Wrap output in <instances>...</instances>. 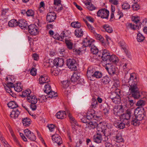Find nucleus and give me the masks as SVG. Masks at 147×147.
Instances as JSON below:
<instances>
[{"label":"nucleus","instance_id":"obj_13","mask_svg":"<svg viewBox=\"0 0 147 147\" xmlns=\"http://www.w3.org/2000/svg\"><path fill=\"white\" fill-rule=\"evenodd\" d=\"M103 51L104 50L102 51V52H103ZM90 51L91 53L93 54H96L99 57H101L102 54L101 55V54H100V52L99 51L97 47L93 45H92L91 47ZM102 52H103L102 53Z\"/></svg>","mask_w":147,"mask_h":147},{"label":"nucleus","instance_id":"obj_32","mask_svg":"<svg viewBox=\"0 0 147 147\" xmlns=\"http://www.w3.org/2000/svg\"><path fill=\"white\" fill-rule=\"evenodd\" d=\"M86 7L89 10L92 11L95 9L96 7L93 5L89 2H86L85 3Z\"/></svg>","mask_w":147,"mask_h":147},{"label":"nucleus","instance_id":"obj_57","mask_svg":"<svg viewBox=\"0 0 147 147\" xmlns=\"http://www.w3.org/2000/svg\"><path fill=\"white\" fill-rule=\"evenodd\" d=\"M132 8L134 10H136L139 9L140 7L138 5L135 3L132 5Z\"/></svg>","mask_w":147,"mask_h":147},{"label":"nucleus","instance_id":"obj_27","mask_svg":"<svg viewBox=\"0 0 147 147\" xmlns=\"http://www.w3.org/2000/svg\"><path fill=\"white\" fill-rule=\"evenodd\" d=\"M83 32L80 28H77L75 32V34L77 37H80L83 35Z\"/></svg>","mask_w":147,"mask_h":147},{"label":"nucleus","instance_id":"obj_63","mask_svg":"<svg viewBox=\"0 0 147 147\" xmlns=\"http://www.w3.org/2000/svg\"><path fill=\"white\" fill-rule=\"evenodd\" d=\"M32 56L34 60H37L38 59V57L36 53L33 54Z\"/></svg>","mask_w":147,"mask_h":147},{"label":"nucleus","instance_id":"obj_25","mask_svg":"<svg viewBox=\"0 0 147 147\" xmlns=\"http://www.w3.org/2000/svg\"><path fill=\"white\" fill-rule=\"evenodd\" d=\"M95 116L94 111L91 110L87 112L86 114L87 119L89 120L94 118Z\"/></svg>","mask_w":147,"mask_h":147},{"label":"nucleus","instance_id":"obj_53","mask_svg":"<svg viewBox=\"0 0 147 147\" xmlns=\"http://www.w3.org/2000/svg\"><path fill=\"white\" fill-rule=\"evenodd\" d=\"M87 25L88 28L91 30V32L95 34L96 33L94 30V28L89 24Z\"/></svg>","mask_w":147,"mask_h":147},{"label":"nucleus","instance_id":"obj_26","mask_svg":"<svg viewBox=\"0 0 147 147\" xmlns=\"http://www.w3.org/2000/svg\"><path fill=\"white\" fill-rule=\"evenodd\" d=\"M65 43L67 48L69 50L73 49V43L71 42V40L67 39L66 38L65 40Z\"/></svg>","mask_w":147,"mask_h":147},{"label":"nucleus","instance_id":"obj_41","mask_svg":"<svg viewBox=\"0 0 147 147\" xmlns=\"http://www.w3.org/2000/svg\"><path fill=\"white\" fill-rule=\"evenodd\" d=\"M67 115L69 117L70 119L71 120V121L73 122L75 124L77 125V122L75 120V119L73 118V117L71 115L69 111H67Z\"/></svg>","mask_w":147,"mask_h":147},{"label":"nucleus","instance_id":"obj_28","mask_svg":"<svg viewBox=\"0 0 147 147\" xmlns=\"http://www.w3.org/2000/svg\"><path fill=\"white\" fill-rule=\"evenodd\" d=\"M14 88L15 90L18 92L22 91V87L20 83H16L15 84Z\"/></svg>","mask_w":147,"mask_h":147},{"label":"nucleus","instance_id":"obj_59","mask_svg":"<svg viewBox=\"0 0 147 147\" xmlns=\"http://www.w3.org/2000/svg\"><path fill=\"white\" fill-rule=\"evenodd\" d=\"M129 119H127V121L125 120V119H123V123L124 124L125 126L126 125L127 126H129L130 125V121Z\"/></svg>","mask_w":147,"mask_h":147},{"label":"nucleus","instance_id":"obj_34","mask_svg":"<svg viewBox=\"0 0 147 147\" xmlns=\"http://www.w3.org/2000/svg\"><path fill=\"white\" fill-rule=\"evenodd\" d=\"M114 125L115 127L119 129H123L125 127L124 124L123 123V122H119L115 123Z\"/></svg>","mask_w":147,"mask_h":147},{"label":"nucleus","instance_id":"obj_11","mask_svg":"<svg viewBox=\"0 0 147 147\" xmlns=\"http://www.w3.org/2000/svg\"><path fill=\"white\" fill-rule=\"evenodd\" d=\"M52 139L54 143H57L58 145H60L62 143L61 138L58 134H55L52 136Z\"/></svg>","mask_w":147,"mask_h":147},{"label":"nucleus","instance_id":"obj_64","mask_svg":"<svg viewBox=\"0 0 147 147\" xmlns=\"http://www.w3.org/2000/svg\"><path fill=\"white\" fill-rule=\"evenodd\" d=\"M86 18L91 22H94L93 19L90 16H87L86 17Z\"/></svg>","mask_w":147,"mask_h":147},{"label":"nucleus","instance_id":"obj_9","mask_svg":"<svg viewBox=\"0 0 147 147\" xmlns=\"http://www.w3.org/2000/svg\"><path fill=\"white\" fill-rule=\"evenodd\" d=\"M56 18V14L54 12L48 13L47 16L46 20L48 22H54Z\"/></svg>","mask_w":147,"mask_h":147},{"label":"nucleus","instance_id":"obj_23","mask_svg":"<svg viewBox=\"0 0 147 147\" xmlns=\"http://www.w3.org/2000/svg\"><path fill=\"white\" fill-rule=\"evenodd\" d=\"M102 140V136L101 135L97 134L94 136L93 140L94 142L97 143H100Z\"/></svg>","mask_w":147,"mask_h":147},{"label":"nucleus","instance_id":"obj_10","mask_svg":"<svg viewBox=\"0 0 147 147\" xmlns=\"http://www.w3.org/2000/svg\"><path fill=\"white\" fill-rule=\"evenodd\" d=\"M134 115V114L130 110H128L126 111L125 113L122 114V119H125V120L127 121V119H129L130 118L131 119Z\"/></svg>","mask_w":147,"mask_h":147},{"label":"nucleus","instance_id":"obj_7","mask_svg":"<svg viewBox=\"0 0 147 147\" xmlns=\"http://www.w3.org/2000/svg\"><path fill=\"white\" fill-rule=\"evenodd\" d=\"M24 132L25 136L30 140L32 141H35L36 139V137L33 133L28 129L24 130Z\"/></svg>","mask_w":147,"mask_h":147},{"label":"nucleus","instance_id":"obj_5","mask_svg":"<svg viewBox=\"0 0 147 147\" xmlns=\"http://www.w3.org/2000/svg\"><path fill=\"white\" fill-rule=\"evenodd\" d=\"M109 14V11L105 8L100 9L97 13V16L102 18H108Z\"/></svg>","mask_w":147,"mask_h":147},{"label":"nucleus","instance_id":"obj_44","mask_svg":"<svg viewBox=\"0 0 147 147\" xmlns=\"http://www.w3.org/2000/svg\"><path fill=\"white\" fill-rule=\"evenodd\" d=\"M145 38L141 34L139 33L137 34V39L138 42L143 41Z\"/></svg>","mask_w":147,"mask_h":147},{"label":"nucleus","instance_id":"obj_33","mask_svg":"<svg viewBox=\"0 0 147 147\" xmlns=\"http://www.w3.org/2000/svg\"><path fill=\"white\" fill-rule=\"evenodd\" d=\"M31 93V91L29 89H27L22 92L21 96L23 97H26L29 96L30 95V93Z\"/></svg>","mask_w":147,"mask_h":147},{"label":"nucleus","instance_id":"obj_17","mask_svg":"<svg viewBox=\"0 0 147 147\" xmlns=\"http://www.w3.org/2000/svg\"><path fill=\"white\" fill-rule=\"evenodd\" d=\"M65 37H66V36L64 31L61 33L60 36L58 34H55L53 36V38L55 39L61 41L63 40V38Z\"/></svg>","mask_w":147,"mask_h":147},{"label":"nucleus","instance_id":"obj_2","mask_svg":"<svg viewBox=\"0 0 147 147\" xmlns=\"http://www.w3.org/2000/svg\"><path fill=\"white\" fill-rule=\"evenodd\" d=\"M134 75V74L133 73L130 75L129 80L128 82L130 86L129 91L132 97L135 99H138L141 97V95L138 87L137 77Z\"/></svg>","mask_w":147,"mask_h":147},{"label":"nucleus","instance_id":"obj_48","mask_svg":"<svg viewBox=\"0 0 147 147\" xmlns=\"http://www.w3.org/2000/svg\"><path fill=\"white\" fill-rule=\"evenodd\" d=\"M122 7V8L124 9H129L130 7L129 5L126 2L123 3Z\"/></svg>","mask_w":147,"mask_h":147},{"label":"nucleus","instance_id":"obj_61","mask_svg":"<svg viewBox=\"0 0 147 147\" xmlns=\"http://www.w3.org/2000/svg\"><path fill=\"white\" fill-rule=\"evenodd\" d=\"M125 107H124L123 105H119L118 107V109L121 112H124V108Z\"/></svg>","mask_w":147,"mask_h":147},{"label":"nucleus","instance_id":"obj_52","mask_svg":"<svg viewBox=\"0 0 147 147\" xmlns=\"http://www.w3.org/2000/svg\"><path fill=\"white\" fill-rule=\"evenodd\" d=\"M26 14L27 16H33L34 15V12L32 10H28L26 12Z\"/></svg>","mask_w":147,"mask_h":147},{"label":"nucleus","instance_id":"obj_18","mask_svg":"<svg viewBox=\"0 0 147 147\" xmlns=\"http://www.w3.org/2000/svg\"><path fill=\"white\" fill-rule=\"evenodd\" d=\"M96 71L95 68L93 67H90L88 68L87 72V75L88 77L93 76L94 73Z\"/></svg>","mask_w":147,"mask_h":147},{"label":"nucleus","instance_id":"obj_30","mask_svg":"<svg viewBox=\"0 0 147 147\" xmlns=\"http://www.w3.org/2000/svg\"><path fill=\"white\" fill-rule=\"evenodd\" d=\"M30 119L27 117H26L22 119V121L23 125L26 126H28L30 123Z\"/></svg>","mask_w":147,"mask_h":147},{"label":"nucleus","instance_id":"obj_42","mask_svg":"<svg viewBox=\"0 0 147 147\" xmlns=\"http://www.w3.org/2000/svg\"><path fill=\"white\" fill-rule=\"evenodd\" d=\"M98 105V102L96 100L92 99V100L91 107L92 108H95Z\"/></svg>","mask_w":147,"mask_h":147},{"label":"nucleus","instance_id":"obj_16","mask_svg":"<svg viewBox=\"0 0 147 147\" xmlns=\"http://www.w3.org/2000/svg\"><path fill=\"white\" fill-rule=\"evenodd\" d=\"M68 111H66V112L63 111L62 112L59 111L58 112L56 115L57 118L59 119H63L65 118L66 116L67 112Z\"/></svg>","mask_w":147,"mask_h":147},{"label":"nucleus","instance_id":"obj_49","mask_svg":"<svg viewBox=\"0 0 147 147\" xmlns=\"http://www.w3.org/2000/svg\"><path fill=\"white\" fill-rule=\"evenodd\" d=\"M145 102L142 100H140L138 101L136 105L138 106H144L145 105Z\"/></svg>","mask_w":147,"mask_h":147},{"label":"nucleus","instance_id":"obj_15","mask_svg":"<svg viewBox=\"0 0 147 147\" xmlns=\"http://www.w3.org/2000/svg\"><path fill=\"white\" fill-rule=\"evenodd\" d=\"M18 26H19L22 29H26L28 27L27 22L24 20L22 19L18 22Z\"/></svg>","mask_w":147,"mask_h":147},{"label":"nucleus","instance_id":"obj_14","mask_svg":"<svg viewBox=\"0 0 147 147\" xmlns=\"http://www.w3.org/2000/svg\"><path fill=\"white\" fill-rule=\"evenodd\" d=\"M49 81V77L45 75L40 76L39 78V83L40 84L48 83Z\"/></svg>","mask_w":147,"mask_h":147},{"label":"nucleus","instance_id":"obj_38","mask_svg":"<svg viewBox=\"0 0 147 147\" xmlns=\"http://www.w3.org/2000/svg\"><path fill=\"white\" fill-rule=\"evenodd\" d=\"M103 27L105 31L108 33H111L113 31L112 28L108 25H104L103 26Z\"/></svg>","mask_w":147,"mask_h":147},{"label":"nucleus","instance_id":"obj_21","mask_svg":"<svg viewBox=\"0 0 147 147\" xmlns=\"http://www.w3.org/2000/svg\"><path fill=\"white\" fill-rule=\"evenodd\" d=\"M120 45L122 48L124 50L126 55L128 58H131V55L127 48L126 45H125V43L123 42L121 43L120 44Z\"/></svg>","mask_w":147,"mask_h":147},{"label":"nucleus","instance_id":"obj_4","mask_svg":"<svg viewBox=\"0 0 147 147\" xmlns=\"http://www.w3.org/2000/svg\"><path fill=\"white\" fill-rule=\"evenodd\" d=\"M86 125L89 129H94L96 127L98 131L102 132H103L104 129L103 128V127H104V126H102L100 123L98 124L96 122L91 121L88 123Z\"/></svg>","mask_w":147,"mask_h":147},{"label":"nucleus","instance_id":"obj_55","mask_svg":"<svg viewBox=\"0 0 147 147\" xmlns=\"http://www.w3.org/2000/svg\"><path fill=\"white\" fill-rule=\"evenodd\" d=\"M36 69L34 68H32L31 70L30 73L32 76H35L36 74Z\"/></svg>","mask_w":147,"mask_h":147},{"label":"nucleus","instance_id":"obj_60","mask_svg":"<svg viewBox=\"0 0 147 147\" xmlns=\"http://www.w3.org/2000/svg\"><path fill=\"white\" fill-rule=\"evenodd\" d=\"M80 119L82 123L86 124L88 123L87 121L88 119H87V117L85 116H84L83 118H81Z\"/></svg>","mask_w":147,"mask_h":147},{"label":"nucleus","instance_id":"obj_24","mask_svg":"<svg viewBox=\"0 0 147 147\" xmlns=\"http://www.w3.org/2000/svg\"><path fill=\"white\" fill-rule=\"evenodd\" d=\"M114 138L115 140L117 142L119 143L124 141L123 139L122 138L121 134L119 132Z\"/></svg>","mask_w":147,"mask_h":147},{"label":"nucleus","instance_id":"obj_46","mask_svg":"<svg viewBox=\"0 0 147 147\" xmlns=\"http://www.w3.org/2000/svg\"><path fill=\"white\" fill-rule=\"evenodd\" d=\"M126 25L127 27L133 30L136 29V26H135V24H132L130 23H127L126 24Z\"/></svg>","mask_w":147,"mask_h":147},{"label":"nucleus","instance_id":"obj_54","mask_svg":"<svg viewBox=\"0 0 147 147\" xmlns=\"http://www.w3.org/2000/svg\"><path fill=\"white\" fill-rule=\"evenodd\" d=\"M61 3V0H54V4L58 7L59 6V5H60Z\"/></svg>","mask_w":147,"mask_h":147},{"label":"nucleus","instance_id":"obj_3","mask_svg":"<svg viewBox=\"0 0 147 147\" xmlns=\"http://www.w3.org/2000/svg\"><path fill=\"white\" fill-rule=\"evenodd\" d=\"M142 108L138 107L135 110L134 116L131 119V123L134 126L138 125L140 124V121L144 118V115L141 109Z\"/></svg>","mask_w":147,"mask_h":147},{"label":"nucleus","instance_id":"obj_8","mask_svg":"<svg viewBox=\"0 0 147 147\" xmlns=\"http://www.w3.org/2000/svg\"><path fill=\"white\" fill-rule=\"evenodd\" d=\"M28 28L30 33L32 35H35L37 34L38 32V28L34 24H31L28 26Z\"/></svg>","mask_w":147,"mask_h":147},{"label":"nucleus","instance_id":"obj_43","mask_svg":"<svg viewBox=\"0 0 147 147\" xmlns=\"http://www.w3.org/2000/svg\"><path fill=\"white\" fill-rule=\"evenodd\" d=\"M102 76V74L101 72L96 71L94 73L93 77H95L97 78H101Z\"/></svg>","mask_w":147,"mask_h":147},{"label":"nucleus","instance_id":"obj_40","mask_svg":"<svg viewBox=\"0 0 147 147\" xmlns=\"http://www.w3.org/2000/svg\"><path fill=\"white\" fill-rule=\"evenodd\" d=\"M45 65H47L48 67H52L54 65L53 61L52 59H50L46 60L45 64Z\"/></svg>","mask_w":147,"mask_h":147},{"label":"nucleus","instance_id":"obj_20","mask_svg":"<svg viewBox=\"0 0 147 147\" xmlns=\"http://www.w3.org/2000/svg\"><path fill=\"white\" fill-rule=\"evenodd\" d=\"M94 41L90 40L89 39H88L87 38H84L83 40V43L85 47H91L92 45L93 42Z\"/></svg>","mask_w":147,"mask_h":147},{"label":"nucleus","instance_id":"obj_1","mask_svg":"<svg viewBox=\"0 0 147 147\" xmlns=\"http://www.w3.org/2000/svg\"><path fill=\"white\" fill-rule=\"evenodd\" d=\"M101 58L105 64V69L110 75H113L116 71L115 67L111 65L112 63L116 64L118 62L119 59L114 55H111L108 51L105 49L102 54Z\"/></svg>","mask_w":147,"mask_h":147},{"label":"nucleus","instance_id":"obj_35","mask_svg":"<svg viewBox=\"0 0 147 147\" xmlns=\"http://www.w3.org/2000/svg\"><path fill=\"white\" fill-rule=\"evenodd\" d=\"M47 94V97L48 98H53L57 96V93L53 91H51Z\"/></svg>","mask_w":147,"mask_h":147},{"label":"nucleus","instance_id":"obj_51","mask_svg":"<svg viewBox=\"0 0 147 147\" xmlns=\"http://www.w3.org/2000/svg\"><path fill=\"white\" fill-rule=\"evenodd\" d=\"M9 130L10 133L11 134V135L12 136V137L13 138V139H14L15 141L16 142H18V141L17 138H16L15 134H14L13 131L12 129L11 128H9Z\"/></svg>","mask_w":147,"mask_h":147},{"label":"nucleus","instance_id":"obj_58","mask_svg":"<svg viewBox=\"0 0 147 147\" xmlns=\"http://www.w3.org/2000/svg\"><path fill=\"white\" fill-rule=\"evenodd\" d=\"M36 103H31L30 105V107L33 111H35L36 109Z\"/></svg>","mask_w":147,"mask_h":147},{"label":"nucleus","instance_id":"obj_19","mask_svg":"<svg viewBox=\"0 0 147 147\" xmlns=\"http://www.w3.org/2000/svg\"><path fill=\"white\" fill-rule=\"evenodd\" d=\"M27 100L28 102H31V103H36L38 101L37 98H36L35 96L32 94L28 96Z\"/></svg>","mask_w":147,"mask_h":147},{"label":"nucleus","instance_id":"obj_37","mask_svg":"<svg viewBox=\"0 0 147 147\" xmlns=\"http://www.w3.org/2000/svg\"><path fill=\"white\" fill-rule=\"evenodd\" d=\"M71 25L72 27L77 28H80L81 26L80 22L78 21L72 22L71 23Z\"/></svg>","mask_w":147,"mask_h":147},{"label":"nucleus","instance_id":"obj_56","mask_svg":"<svg viewBox=\"0 0 147 147\" xmlns=\"http://www.w3.org/2000/svg\"><path fill=\"white\" fill-rule=\"evenodd\" d=\"M48 127L51 131H53L55 129V126L54 125L51 124L48 125Z\"/></svg>","mask_w":147,"mask_h":147},{"label":"nucleus","instance_id":"obj_39","mask_svg":"<svg viewBox=\"0 0 147 147\" xmlns=\"http://www.w3.org/2000/svg\"><path fill=\"white\" fill-rule=\"evenodd\" d=\"M102 80L104 84H107L109 83L111 79L107 76H105L103 78Z\"/></svg>","mask_w":147,"mask_h":147},{"label":"nucleus","instance_id":"obj_36","mask_svg":"<svg viewBox=\"0 0 147 147\" xmlns=\"http://www.w3.org/2000/svg\"><path fill=\"white\" fill-rule=\"evenodd\" d=\"M45 88L44 89V91L47 94H48L51 91V86L49 84L47 83L45 86Z\"/></svg>","mask_w":147,"mask_h":147},{"label":"nucleus","instance_id":"obj_29","mask_svg":"<svg viewBox=\"0 0 147 147\" xmlns=\"http://www.w3.org/2000/svg\"><path fill=\"white\" fill-rule=\"evenodd\" d=\"M80 78V74L74 73L71 78V81L73 82H76Z\"/></svg>","mask_w":147,"mask_h":147},{"label":"nucleus","instance_id":"obj_12","mask_svg":"<svg viewBox=\"0 0 147 147\" xmlns=\"http://www.w3.org/2000/svg\"><path fill=\"white\" fill-rule=\"evenodd\" d=\"M54 66L59 67L62 66L64 63V61L62 58H57L53 60Z\"/></svg>","mask_w":147,"mask_h":147},{"label":"nucleus","instance_id":"obj_62","mask_svg":"<svg viewBox=\"0 0 147 147\" xmlns=\"http://www.w3.org/2000/svg\"><path fill=\"white\" fill-rule=\"evenodd\" d=\"M110 2L115 5H117L118 4V1L117 0H110Z\"/></svg>","mask_w":147,"mask_h":147},{"label":"nucleus","instance_id":"obj_50","mask_svg":"<svg viewBox=\"0 0 147 147\" xmlns=\"http://www.w3.org/2000/svg\"><path fill=\"white\" fill-rule=\"evenodd\" d=\"M9 82L8 81L7 82V84H5L6 88H7V87H9V88H12L13 87H14L15 85H14L13 84V83L11 82V80L9 81Z\"/></svg>","mask_w":147,"mask_h":147},{"label":"nucleus","instance_id":"obj_31","mask_svg":"<svg viewBox=\"0 0 147 147\" xmlns=\"http://www.w3.org/2000/svg\"><path fill=\"white\" fill-rule=\"evenodd\" d=\"M18 24V21L16 20L13 19L9 22L8 25L10 27H13L17 26Z\"/></svg>","mask_w":147,"mask_h":147},{"label":"nucleus","instance_id":"obj_45","mask_svg":"<svg viewBox=\"0 0 147 147\" xmlns=\"http://www.w3.org/2000/svg\"><path fill=\"white\" fill-rule=\"evenodd\" d=\"M70 81L68 80L63 81L62 82V86L64 88H65L68 87L69 85Z\"/></svg>","mask_w":147,"mask_h":147},{"label":"nucleus","instance_id":"obj_6","mask_svg":"<svg viewBox=\"0 0 147 147\" xmlns=\"http://www.w3.org/2000/svg\"><path fill=\"white\" fill-rule=\"evenodd\" d=\"M67 65L69 68L73 70H75L77 69L76 61L74 59H67Z\"/></svg>","mask_w":147,"mask_h":147},{"label":"nucleus","instance_id":"obj_22","mask_svg":"<svg viewBox=\"0 0 147 147\" xmlns=\"http://www.w3.org/2000/svg\"><path fill=\"white\" fill-rule=\"evenodd\" d=\"M20 113V112L18 109L13 110L11 113L10 116L11 117L15 119L18 117Z\"/></svg>","mask_w":147,"mask_h":147},{"label":"nucleus","instance_id":"obj_47","mask_svg":"<svg viewBox=\"0 0 147 147\" xmlns=\"http://www.w3.org/2000/svg\"><path fill=\"white\" fill-rule=\"evenodd\" d=\"M3 138L2 136H1V140H2V142L4 145L5 147H10L9 145L8 144V143L6 142L5 140H3Z\"/></svg>","mask_w":147,"mask_h":147}]
</instances>
